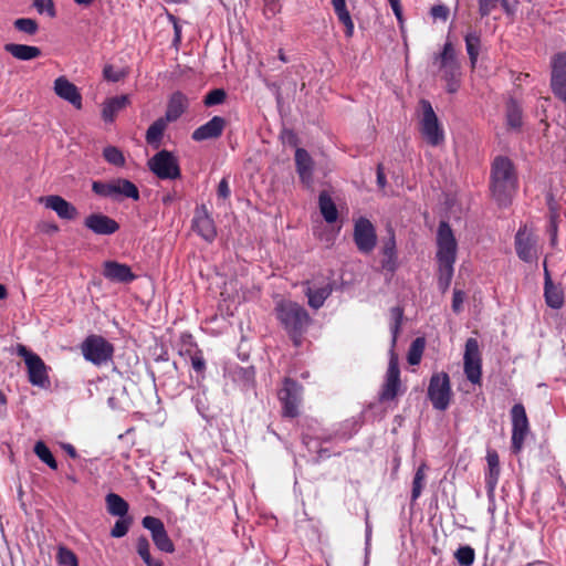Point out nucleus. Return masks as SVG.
Listing matches in <instances>:
<instances>
[{
  "label": "nucleus",
  "mask_w": 566,
  "mask_h": 566,
  "mask_svg": "<svg viewBox=\"0 0 566 566\" xmlns=\"http://www.w3.org/2000/svg\"><path fill=\"white\" fill-rule=\"evenodd\" d=\"M517 188V176L513 161L506 156H496L491 165L490 190L500 207H507Z\"/></svg>",
  "instance_id": "obj_1"
},
{
  "label": "nucleus",
  "mask_w": 566,
  "mask_h": 566,
  "mask_svg": "<svg viewBox=\"0 0 566 566\" xmlns=\"http://www.w3.org/2000/svg\"><path fill=\"white\" fill-rule=\"evenodd\" d=\"M437 245L438 287L444 293L450 287L453 277L458 248L453 231L449 222L444 220L440 221L438 227Z\"/></svg>",
  "instance_id": "obj_2"
},
{
  "label": "nucleus",
  "mask_w": 566,
  "mask_h": 566,
  "mask_svg": "<svg viewBox=\"0 0 566 566\" xmlns=\"http://www.w3.org/2000/svg\"><path fill=\"white\" fill-rule=\"evenodd\" d=\"M390 315L392 319V324L390 325L391 332V348H390V357L389 364L385 377V382L379 392L378 400L379 402H387L395 400L399 395L401 380H400V369L398 363V356L395 353V347L397 344V339L401 329V324L403 321V308L401 306H395L390 310Z\"/></svg>",
  "instance_id": "obj_3"
},
{
  "label": "nucleus",
  "mask_w": 566,
  "mask_h": 566,
  "mask_svg": "<svg viewBox=\"0 0 566 566\" xmlns=\"http://www.w3.org/2000/svg\"><path fill=\"white\" fill-rule=\"evenodd\" d=\"M275 314L280 324L287 333L295 346H300L303 335L306 333L312 318L308 312L301 304L282 300L275 305Z\"/></svg>",
  "instance_id": "obj_4"
},
{
  "label": "nucleus",
  "mask_w": 566,
  "mask_h": 566,
  "mask_svg": "<svg viewBox=\"0 0 566 566\" xmlns=\"http://www.w3.org/2000/svg\"><path fill=\"white\" fill-rule=\"evenodd\" d=\"M81 350L84 358L101 366L113 358L114 345L101 335H88L81 344Z\"/></svg>",
  "instance_id": "obj_5"
},
{
  "label": "nucleus",
  "mask_w": 566,
  "mask_h": 566,
  "mask_svg": "<svg viewBox=\"0 0 566 566\" xmlns=\"http://www.w3.org/2000/svg\"><path fill=\"white\" fill-rule=\"evenodd\" d=\"M149 170L159 179L175 180L181 177L178 158L174 153L161 149L156 153L147 163Z\"/></svg>",
  "instance_id": "obj_6"
},
{
  "label": "nucleus",
  "mask_w": 566,
  "mask_h": 566,
  "mask_svg": "<svg viewBox=\"0 0 566 566\" xmlns=\"http://www.w3.org/2000/svg\"><path fill=\"white\" fill-rule=\"evenodd\" d=\"M450 377L447 373L433 374L429 381L428 398L434 409L444 411L451 401Z\"/></svg>",
  "instance_id": "obj_7"
},
{
  "label": "nucleus",
  "mask_w": 566,
  "mask_h": 566,
  "mask_svg": "<svg viewBox=\"0 0 566 566\" xmlns=\"http://www.w3.org/2000/svg\"><path fill=\"white\" fill-rule=\"evenodd\" d=\"M420 106L422 109L421 133L430 145L438 146L443 142V132L438 117L429 101L421 99Z\"/></svg>",
  "instance_id": "obj_8"
},
{
  "label": "nucleus",
  "mask_w": 566,
  "mask_h": 566,
  "mask_svg": "<svg viewBox=\"0 0 566 566\" xmlns=\"http://www.w3.org/2000/svg\"><path fill=\"white\" fill-rule=\"evenodd\" d=\"M302 386L292 378H284L283 388L279 391V399L282 402L283 416L295 418L298 416V402L301 401Z\"/></svg>",
  "instance_id": "obj_9"
},
{
  "label": "nucleus",
  "mask_w": 566,
  "mask_h": 566,
  "mask_svg": "<svg viewBox=\"0 0 566 566\" xmlns=\"http://www.w3.org/2000/svg\"><path fill=\"white\" fill-rule=\"evenodd\" d=\"M464 374L472 384H480L482 376V359L479 343L475 338H468L464 350Z\"/></svg>",
  "instance_id": "obj_10"
},
{
  "label": "nucleus",
  "mask_w": 566,
  "mask_h": 566,
  "mask_svg": "<svg viewBox=\"0 0 566 566\" xmlns=\"http://www.w3.org/2000/svg\"><path fill=\"white\" fill-rule=\"evenodd\" d=\"M512 418V451L518 453L522 450L525 438L530 431L528 419L522 403H515L511 409Z\"/></svg>",
  "instance_id": "obj_11"
},
{
  "label": "nucleus",
  "mask_w": 566,
  "mask_h": 566,
  "mask_svg": "<svg viewBox=\"0 0 566 566\" xmlns=\"http://www.w3.org/2000/svg\"><path fill=\"white\" fill-rule=\"evenodd\" d=\"M354 242L361 253H370L377 244L376 228L365 217H360L354 224Z\"/></svg>",
  "instance_id": "obj_12"
},
{
  "label": "nucleus",
  "mask_w": 566,
  "mask_h": 566,
  "mask_svg": "<svg viewBox=\"0 0 566 566\" xmlns=\"http://www.w3.org/2000/svg\"><path fill=\"white\" fill-rule=\"evenodd\" d=\"M142 525L151 534L155 546L164 553H174L175 545L165 528L163 521L158 517L147 515L143 518Z\"/></svg>",
  "instance_id": "obj_13"
},
{
  "label": "nucleus",
  "mask_w": 566,
  "mask_h": 566,
  "mask_svg": "<svg viewBox=\"0 0 566 566\" xmlns=\"http://www.w3.org/2000/svg\"><path fill=\"white\" fill-rule=\"evenodd\" d=\"M433 63L439 65V70L442 72V78L452 80V76L461 75L457 52L450 41H447L442 51L434 55Z\"/></svg>",
  "instance_id": "obj_14"
},
{
  "label": "nucleus",
  "mask_w": 566,
  "mask_h": 566,
  "mask_svg": "<svg viewBox=\"0 0 566 566\" xmlns=\"http://www.w3.org/2000/svg\"><path fill=\"white\" fill-rule=\"evenodd\" d=\"M551 88L558 99L566 103V52L553 57Z\"/></svg>",
  "instance_id": "obj_15"
},
{
  "label": "nucleus",
  "mask_w": 566,
  "mask_h": 566,
  "mask_svg": "<svg viewBox=\"0 0 566 566\" xmlns=\"http://www.w3.org/2000/svg\"><path fill=\"white\" fill-rule=\"evenodd\" d=\"M84 227L96 235H112L119 230V223L102 213L93 212L88 214L83 222Z\"/></svg>",
  "instance_id": "obj_16"
},
{
  "label": "nucleus",
  "mask_w": 566,
  "mask_h": 566,
  "mask_svg": "<svg viewBox=\"0 0 566 566\" xmlns=\"http://www.w3.org/2000/svg\"><path fill=\"white\" fill-rule=\"evenodd\" d=\"M381 253L384 256L381 268L386 272L394 274L398 269V255L395 230L391 226L387 228V237L382 241Z\"/></svg>",
  "instance_id": "obj_17"
},
{
  "label": "nucleus",
  "mask_w": 566,
  "mask_h": 566,
  "mask_svg": "<svg viewBox=\"0 0 566 566\" xmlns=\"http://www.w3.org/2000/svg\"><path fill=\"white\" fill-rule=\"evenodd\" d=\"M45 208L53 210L64 220H74L78 216L77 208L59 195H50L40 198Z\"/></svg>",
  "instance_id": "obj_18"
},
{
  "label": "nucleus",
  "mask_w": 566,
  "mask_h": 566,
  "mask_svg": "<svg viewBox=\"0 0 566 566\" xmlns=\"http://www.w3.org/2000/svg\"><path fill=\"white\" fill-rule=\"evenodd\" d=\"M103 275L105 279L117 283H130L136 279L130 266L117 261H105L103 263Z\"/></svg>",
  "instance_id": "obj_19"
},
{
  "label": "nucleus",
  "mask_w": 566,
  "mask_h": 566,
  "mask_svg": "<svg viewBox=\"0 0 566 566\" xmlns=\"http://www.w3.org/2000/svg\"><path fill=\"white\" fill-rule=\"evenodd\" d=\"M54 92L60 98L69 102L76 109H82V95L76 85L65 76H60L54 81Z\"/></svg>",
  "instance_id": "obj_20"
},
{
  "label": "nucleus",
  "mask_w": 566,
  "mask_h": 566,
  "mask_svg": "<svg viewBox=\"0 0 566 566\" xmlns=\"http://www.w3.org/2000/svg\"><path fill=\"white\" fill-rule=\"evenodd\" d=\"M226 125L227 122L223 117L213 116L209 122L195 129L191 138L196 142L216 139L222 135Z\"/></svg>",
  "instance_id": "obj_21"
},
{
  "label": "nucleus",
  "mask_w": 566,
  "mask_h": 566,
  "mask_svg": "<svg viewBox=\"0 0 566 566\" xmlns=\"http://www.w3.org/2000/svg\"><path fill=\"white\" fill-rule=\"evenodd\" d=\"M192 228L206 241L211 242L217 237V230L213 219L209 216L205 206L197 209Z\"/></svg>",
  "instance_id": "obj_22"
},
{
  "label": "nucleus",
  "mask_w": 566,
  "mask_h": 566,
  "mask_svg": "<svg viewBox=\"0 0 566 566\" xmlns=\"http://www.w3.org/2000/svg\"><path fill=\"white\" fill-rule=\"evenodd\" d=\"M515 251L524 262H532L535 258V239L526 231L525 226L515 234Z\"/></svg>",
  "instance_id": "obj_23"
},
{
  "label": "nucleus",
  "mask_w": 566,
  "mask_h": 566,
  "mask_svg": "<svg viewBox=\"0 0 566 566\" xmlns=\"http://www.w3.org/2000/svg\"><path fill=\"white\" fill-rule=\"evenodd\" d=\"M25 365L28 368L29 381L33 386L44 388L50 384L46 366L39 355L30 356V358L27 359Z\"/></svg>",
  "instance_id": "obj_24"
},
{
  "label": "nucleus",
  "mask_w": 566,
  "mask_h": 566,
  "mask_svg": "<svg viewBox=\"0 0 566 566\" xmlns=\"http://www.w3.org/2000/svg\"><path fill=\"white\" fill-rule=\"evenodd\" d=\"M295 167L301 181L310 187L313 182V168L314 161L307 150L304 148H296L295 150Z\"/></svg>",
  "instance_id": "obj_25"
},
{
  "label": "nucleus",
  "mask_w": 566,
  "mask_h": 566,
  "mask_svg": "<svg viewBox=\"0 0 566 566\" xmlns=\"http://www.w3.org/2000/svg\"><path fill=\"white\" fill-rule=\"evenodd\" d=\"M488 472L485 473V488L491 496L496 488L500 476V459L496 450L488 449L486 452Z\"/></svg>",
  "instance_id": "obj_26"
},
{
  "label": "nucleus",
  "mask_w": 566,
  "mask_h": 566,
  "mask_svg": "<svg viewBox=\"0 0 566 566\" xmlns=\"http://www.w3.org/2000/svg\"><path fill=\"white\" fill-rule=\"evenodd\" d=\"M305 284L306 289L304 293L308 298V305L314 310L321 308L326 298L332 294L334 283H327L319 287H312L310 282H306Z\"/></svg>",
  "instance_id": "obj_27"
},
{
  "label": "nucleus",
  "mask_w": 566,
  "mask_h": 566,
  "mask_svg": "<svg viewBox=\"0 0 566 566\" xmlns=\"http://www.w3.org/2000/svg\"><path fill=\"white\" fill-rule=\"evenodd\" d=\"M3 49L20 61H31L42 54V51L38 46L27 44L7 43Z\"/></svg>",
  "instance_id": "obj_28"
},
{
  "label": "nucleus",
  "mask_w": 566,
  "mask_h": 566,
  "mask_svg": "<svg viewBox=\"0 0 566 566\" xmlns=\"http://www.w3.org/2000/svg\"><path fill=\"white\" fill-rule=\"evenodd\" d=\"M128 103L129 99L127 95H119L106 99L102 109V118L107 123H112L116 114L124 109Z\"/></svg>",
  "instance_id": "obj_29"
},
{
  "label": "nucleus",
  "mask_w": 566,
  "mask_h": 566,
  "mask_svg": "<svg viewBox=\"0 0 566 566\" xmlns=\"http://www.w3.org/2000/svg\"><path fill=\"white\" fill-rule=\"evenodd\" d=\"M187 108V98L181 92H175L167 105L165 119L167 122L177 120Z\"/></svg>",
  "instance_id": "obj_30"
},
{
  "label": "nucleus",
  "mask_w": 566,
  "mask_h": 566,
  "mask_svg": "<svg viewBox=\"0 0 566 566\" xmlns=\"http://www.w3.org/2000/svg\"><path fill=\"white\" fill-rule=\"evenodd\" d=\"M124 198L133 199L138 201L139 190L137 186L128 179L116 178L115 179V201H120Z\"/></svg>",
  "instance_id": "obj_31"
},
{
  "label": "nucleus",
  "mask_w": 566,
  "mask_h": 566,
  "mask_svg": "<svg viewBox=\"0 0 566 566\" xmlns=\"http://www.w3.org/2000/svg\"><path fill=\"white\" fill-rule=\"evenodd\" d=\"M319 211L327 223H334L338 219V210L327 191H322L318 196Z\"/></svg>",
  "instance_id": "obj_32"
},
{
  "label": "nucleus",
  "mask_w": 566,
  "mask_h": 566,
  "mask_svg": "<svg viewBox=\"0 0 566 566\" xmlns=\"http://www.w3.org/2000/svg\"><path fill=\"white\" fill-rule=\"evenodd\" d=\"M167 120L163 117L156 119L146 132V142L154 149H158L161 145L164 132L167 127Z\"/></svg>",
  "instance_id": "obj_33"
},
{
  "label": "nucleus",
  "mask_w": 566,
  "mask_h": 566,
  "mask_svg": "<svg viewBox=\"0 0 566 566\" xmlns=\"http://www.w3.org/2000/svg\"><path fill=\"white\" fill-rule=\"evenodd\" d=\"M105 503L106 510L111 515L117 517L128 515L129 505L120 495L111 492L105 496Z\"/></svg>",
  "instance_id": "obj_34"
},
{
  "label": "nucleus",
  "mask_w": 566,
  "mask_h": 566,
  "mask_svg": "<svg viewBox=\"0 0 566 566\" xmlns=\"http://www.w3.org/2000/svg\"><path fill=\"white\" fill-rule=\"evenodd\" d=\"M332 6L338 21L345 27L346 36L350 38L354 33V22L349 11L347 10L346 0H332Z\"/></svg>",
  "instance_id": "obj_35"
},
{
  "label": "nucleus",
  "mask_w": 566,
  "mask_h": 566,
  "mask_svg": "<svg viewBox=\"0 0 566 566\" xmlns=\"http://www.w3.org/2000/svg\"><path fill=\"white\" fill-rule=\"evenodd\" d=\"M544 296L547 306L558 310L564 305V293L555 284L544 285Z\"/></svg>",
  "instance_id": "obj_36"
},
{
  "label": "nucleus",
  "mask_w": 566,
  "mask_h": 566,
  "mask_svg": "<svg viewBox=\"0 0 566 566\" xmlns=\"http://www.w3.org/2000/svg\"><path fill=\"white\" fill-rule=\"evenodd\" d=\"M137 554L144 560L147 566H164V563L159 559H155L150 555V545L144 535L139 536L136 545Z\"/></svg>",
  "instance_id": "obj_37"
},
{
  "label": "nucleus",
  "mask_w": 566,
  "mask_h": 566,
  "mask_svg": "<svg viewBox=\"0 0 566 566\" xmlns=\"http://www.w3.org/2000/svg\"><path fill=\"white\" fill-rule=\"evenodd\" d=\"M465 48L470 59L471 65L474 67L478 61L481 39L476 32H469L465 38Z\"/></svg>",
  "instance_id": "obj_38"
},
{
  "label": "nucleus",
  "mask_w": 566,
  "mask_h": 566,
  "mask_svg": "<svg viewBox=\"0 0 566 566\" xmlns=\"http://www.w3.org/2000/svg\"><path fill=\"white\" fill-rule=\"evenodd\" d=\"M424 347V337H417L416 339L412 340L407 353V361L409 365L416 366L420 364Z\"/></svg>",
  "instance_id": "obj_39"
},
{
  "label": "nucleus",
  "mask_w": 566,
  "mask_h": 566,
  "mask_svg": "<svg viewBox=\"0 0 566 566\" xmlns=\"http://www.w3.org/2000/svg\"><path fill=\"white\" fill-rule=\"evenodd\" d=\"M33 451L36 454V457L42 462H44L48 467H50L52 470L57 469V462H56L53 453L51 452L49 447L43 441H38L34 444Z\"/></svg>",
  "instance_id": "obj_40"
},
{
  "label": "nucleus",
  "mask_w": 566,
  "mask_h": 566,
  "mask_svg": "<svg viewBox=\"0 0 566 566\" xmlns=\"http://www.w3.org/2000/svg\"><path fill=\"white\" fill-rule=\"evenodd\" d=\"M92 191L104 198H111L115 201V179L104 182V181H93Z\"/></svg>",
  "instance_id": "obj_41"
},
{
  "label": "nucleus",
  "mask_w": 566,
  "mask_h": 566,
  "mask_svg": "<svg viewBox=\"0 0 566 566\" xmlns=\"http://www.w3.org/2000/svg\"><path fill=\"white\" fill-rule=\"evenodd\" d=\"M506 120L507 125L513 129H520L522 127V111L515 102H511L507 105Z\"/></svg>",
  "instance_id": "obj_42"
},
{
  "label": "nucleus",
  "mask_w": 566,
  "mask_h": 566,
  "mask_svg": "<svg viewBox=\"0 0 566 566\" xmlns=\"http://www.w3.org/2000/svg\"><path fill=\"white\" fill-rule=\"evenodd\" d=\"M454 558L460 566H471L475 559V552L469 545L460 546L454 552Z\"/></svg>",
  "instance_id": "obj_43"
},
{
  "label": "nucleus",
  "mask_w": 566,
  "mask_h": 566,
  "mask_svg": "<svg viewBox=\"0 0 566 566\" xmlns=\"http://www.w3.org/2000/svg\"><path fill=\"white\" fill-rule=\"evenodd\" d=\"M103 157L108 163L116 167H123L125 165V157L123 151L115 146H107L103 150Z\"/></svg>",
  "instance_id": "obj_44"
},
{
  "label": "nucleus",
  "mask_w": 566,
  "mask_h": 566,
  "mask_svg": "<svg viewBox=\"0 0 566 566\" xmlns=\"http://www.w3.org/2000/svg\"><path fill=\"white\" fill-rule=\"evenodd\" d=\"M133 524V516L126 515L123 517H118L115 522L113 528L111 530V536L115 538L124 537L128 531L130 525Z\"/></svg>",
  "instance_id": "obj_45"
},
{
  "label": "nucleus",
  "mask_w": 566,
  "mask_h": 566,
  "mask_svg": "<svg viewBox=\"0 0 566 566\" xmlns=\"http://www.w3.org/2000/svg\"><path fill=\"white\" fill-rule=\"evenodd\" d=\"M426 468H427V465L424 463H422L417 469V471L415 473L413 481H412V490H411V501L412 502L416 501L422 492L423 482L426 479V474H424Z\"/></svg>",
  "instance_id": "obj_46"
},
{
  "label": "nucleus",
  "mask_w": 566,
  "mask_h": 566,
  "mask_svg": "<svg viewBox=\"0 0 566 566\" xmlns=\"http://www.w3.org/2000/svg\"><path fill=\"white\" fill-rule=\"evenodd\" d=\"M13 25L18 31L24 32L29 35L35 34L39 30L38 22L30 18H19L13 22Z\"/></svg>",
  "instance_id": "obj_47"
},
{
  "label": "nucleus",
  "mask_w": 566,
  "mask_h": 566,
  "mask_svg": "<svg viewBox=\"0 0 566 566\" xmlns=\"http://www.w3.org/2000/svg\"><path fill=\"white\" fill-rule=\"evenodd\" d=\"M227 98V93L223 88H213L207 93L203 98V104L207 107L222 104Z\"/></svg>",
  "instance_id": "obj_48"
},
{
  "label": "nucleus",
  "mask_w": 566,
  "mask_h": 566,
  "mask_svg": "<svg viewBox=\"0 0 566 566\" xmlns=\"http://www.w3.org/2000/svg\"><path fill=\"white\" fill-rule=\"evenodd\" d=\"M128 72L125 69L115 70L112 64H106L103 69L104 80L117 83L127 76Z\"/></svg>",
  "instance_id": "obj_49"
},
{
  "label": "nucleus",
  "mask_w": 566,
  "mask_h": 566,
  "mask_svg": "<svg viewBox=\"0 0 566 566\" xmlns=\"http://www.w3.org/2000/svg\"><path fill=\"white\" fill-rule=\"evenodd\" d=\"M57 563L62 566H78L76 555L66 547H60L57 552Z\"/></svg>",
  "instance_id": "obj_50"
},
{
  "label": "nucleus",
  "mask_w": 566,
  "mask_h": 566,
  "mask_svg": "<svg viewBox=\"0 0 566 566\" xmlns=\"http://www.w3.org/2000/svg\"><path fill=\"white\" fill-rule=\"evenodd\" d=\"M237 378L244 384V386H253L255 378V370L253 366L241 367L235 371Z\"/></svg>",
  "instance_id": "obj_51"
},
{
  "label": "nucleus",
  "mask_w": 566,
  "mask_h": 566,
  "mask_svg": "<svg viewBox=\"0 0 566 566\" xmlns=\"http://www.w3.org/2000/svg\"><path fill=\"white\" fill-rule=\"evenodd\" d=\"M33 6L40 13L46 12L49 17L54 18L56 10L53 0H34Z\"/></svg>",
  "instance_id": "obj_52"
},
{
  "label": "nucleus",
  "mask_w": 566,
  "mask_h": 566,
  "mask_svg": "<svg viewBox=\"0 0 566 566\" xmlns=\"http://www.w3.org/2000/svg\"><path fill=\"white\" fill-rule=\"evenodd\" d=\"M500 0H478L481 18L488 17L494 10Z\"/></svg>",
  "instance_id": "obj_53"
},
{
  "label": "nucleus",
  "mask_w": 566,
  "mask_h": 566,
  "mask_svg": "<svg viewBox=\"0 0 566 566\" xmlns=\"http://www.w3.org/2000/svg\"><path fill=\"white\" fill-rule=\"evenodd\" d=\"M449 12V8L444 4H436L430 9V14L434 20L440 19L447 21Z\"/></svg>",
  "instance_id": "obj_54"
},
{
  "label": "nucleus",
  "mask_w": 566,
  "mask_h": 566,
  "mask_svg": "<svg viewBox=\"0 0 566 566\" xmlns=\"http://www.w3.org/2000/svg\"><path fill=\"white\" fill-rule=\"evenodd\" d=\"M464 297L465 293L463 291L454 289L452 296V311L454 313H460L462 311Z\"/></svg>",
  "instance_id": "obj_55"
},
{
  "label": "nucleus",
  "mask_w": 566,
  "mask_h": 566,
  "mask_svg": "<svg viewBox=\"0 0 566 566\" xmlns=\"http://www.w3.org/2000/svg\"><path fill=\"white\" fill-rule=\"evenodd\" d=\"M191 366L199 374H202L205 371L206 361L200 352L191 356Z\"/></svg>",
  "instance_id": "obj_56"
},
{
  "label": "nucleus",
  "mask_w": 566,
  "mask_h": 566,
  "mask_svg": "<svg viewBox=\"0 0 566 566\" xmlns=\"http://www.w3.org/2000/svg\"><path fill=\"white\" fill-rule=\"evenodd\" d=\"M332 440V436H324L319 438H311L308 436H303V443L307 447V449L312 450V443L314 444H321L322 442H329Z\"/></svg>",
  "instance_id": "obj_57"
},
{
  "label": "nucleus",
  "mask_w": 566,
  "mask_h": 566,
  "mask_svg": "<svg viewBox=\"0 0 566 566\" xmlns=\"http://www.w3.org/2000/svg\"><path fill=\"white\" fill-rule=\"evenodd\" d=\"M217 193H218V197L222 198V199H228L229 196H230V188H229V182L226 178H222L218 185V190H217Z\"/></svg>",
  "instance_id": "obj_58"
},
{
  "label": "nucleus",
  "mask_w": 566,
  "mask_h": 566,
  "mask_svg": "<svg viewBox=\"0 0 566 566\" xmlns=\"http://www.w3.org/2000/svg\"><path fill=\"white\" fill-rule=\"evenodd\" d=\"M282 138L284 143L291 145V146H297L298 137L293 130H284L282 134Z\"/></svg>",
  "instance_id": "obj_59"
},
{
  "label": "nucleus",
  "mask_w": 566,
  "mask_h": 566,
  "mask_svg": "<svg viewBox=\"0 0 566 566\" xmlns=\"http://www.w3.org/2000/svg\"><path fill=\"white\" fill-rule=\"evenodd\" d=\"M386 185H387V179H386V175L384 171V166H382V164H378V166H377V186L379 187V189H385Z\"/></svg>",
  "instance_id": "obj_60"
},
{
  "label": "nucleus",
  "mask_w": 566,
  "mask_h": 566,
  "mask_svg": "<svg viewBox=\"0 0 566 566\" xmlns=\"http://www.w3.org/2000/svg\"><path fill=\"white\" fill-rule=\"evenodd\" d=\"M316 457L314 458V463H319L323 459L329 457V450L326 448H322L319 444H315Z\"/></svg>",
  "instance_id": "obj_61"
},
{
  "label": "nucleus",
  "mask_w": 566,
  "mask_h": 566,
  "mask_svg": "<svg viewBox=\"0 0 566 566\" xmlns=\"http://www.w3.org/2000/svg\"><path fill=\"white\" fill-rule=\"evenodd\" d=\"M447 82V91L449 93H455L460 87V76H452L450 78H443Z\"/></svg>",
  "instance_id": "obj_62"
},
{
  "label": "nucleus",
  "mask_w": 566,
  "mask_h": 566,
  "mask_svg": "<svg viewBox=\"0 0 566 566\" xmlns=\"http://www.w3.org/2000/svg\"><path fill=\"white\" fill-rule=\"evenodd\" d=\"M390 6H391V9L395 13V15L397 17V19L399 21L402 20V9H401V4H400V0H388Z\"/></svg>",
  "instance_id": "obj_63"
},
{
  "label": "nucleus",
  "mask_w": 566,
  "mask_h": 566,
  "mask_svg": "<svg viewBox=\"0 0 566 566\" xmlns=\"http://www.w3.org/2000/svg\"><path fill=\"white\" fill-rule=\"evenodd\" d=\"M18 355L23 357L25 364L30 356H36V354L30 352L24 345L21 344L18 345Z\"/></svg>",
  "instance_id": "obj_64"
}]
</instances>
